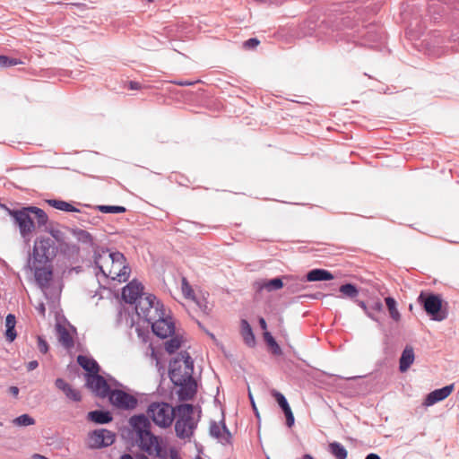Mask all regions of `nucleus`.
<instances>
[{
	"label": "nucleus",
	"mask_w": 459,
	"mask_h": 459,
	"mask_svg": "<svg viewBox=\"0 0 459 459\" xmlns=\"http://www.w3.org/2000/svg\"><path fill=\"white\" fill-rule=\"evenodd\" d=\"M284 283L281 278H274L272 280L261 279L254 282V288L256 291H262L266 290L267 291H273L281 289Z\"/></svg>",
	"instance_id": "nucleus-19"
},
{
	"label": "nucleus",
	"mask_w": 459,
	"mask_h": 459,
	"mask_svg": "<svg viewBox=\"0 0 459 459\" xmlns=\"http://www.w3.org/2000/svg\"><path fill=\"white\" fill-rule=\"evenodd\" d=\"M20 64H22V62L17 58H13L7 56L0 55V68L14 66Z\"/></svg>",
	"instance_id": "nucleus-44"
},
{
	"label": "nucleus",
	"mask_w": 459,
	"mask_h": 459,
	"mask_svg": "<svg viewBox=\"0 0 459 459\" xmlns=\"http://www.w3.org/2000/svg\"><path fill=\"white\" fill-rule=\"evenodd\" d=\"M264 341L266 342L268 346L273 350V352L274 354L281 353V350L279 344L277 343V342L275 341L273 336L269 332H265L264 333Z\"/></svg>",
	"instance_id": "nucleus-41"
},
{
	"label": "nucleus",
	"mask_w": 459,
	"mask_h": 459,
	"mask_svg": "<svg viewBox=\"0 0 459 459\" xmlns=\"http://www.w3.org/2000/svg\"><path fill=\"white\" fill-rule=\"evenodd\" d=\"M283 412H284L285 417H286V424H287V426L288 427L293 426L295 420H294V416H293V413L291 411V409L287 410V411H285Z\"/></svg>",
	"instance_id": "nucleus-49"
},
{
	"label": "nucleus",
	"mask_w": 459,
	"mask_h": 459,
	"mask_svg": "<svg viewBox=\"0 0 459 459\" xmlns=\"http://www.w3.org/2000/svg\"><path fill=\"white\" fill-rule=\"evenodd\" d=\"M59 342L66 349L74 347V340L68 330L61 325H56Z\"/></svg>",
	"instance_id": "nucleus-30"
},
{
	"label": "nucleus",
	"mask_w": 459,
	"mask_h": 459,
	"mask_svg": "<svg viewBox=\"0 0 459 459\" xmlns=\"http://www.w3.org/2000/svg\"><path fill=\"white\" fill-rule=\"evenodd\" d=\"M9 393L13 396L17 397L19 394V388L17 386H10L9 387Z\"/></svg>",
	"instance_id": "nucleus-55"
},
{
	"label": "nucleus",
	"mask_w": 459,
	"mask_h": 459,
	"mask_svg": "<svg viewBox=\"0 0 459 459\" xmlns=\"http://www.w3.org/2000/svg\"><path fill=\"white\" fill-rule=\"evenodd\" d=\"M169 458L170 459H181L179 455H178V452L175 448H170L169 449Z\"/></svg>",
	"instance_id": "nucleus-53"
},
{
	"label": "nucleus",
	"mask_w": 459,
	"mask_h": 459,
	"mask_svg": "<svg viewBox=\"0 0 459 459\" xmlns=\"http://www.w3.org/2000/svg\"><path fill=\"white\" fill-rule=\"evenodd\" d=\"M194 373V361L187 351H180L169 362V375L171 382L176 385H182L192 379Z\"/></svg>",
	"instance_id": "nucleus-1"
},
{
	"label": "nucleus",
	"mask_w": 459,
	"mask_h": 459,
	"mask_svg": "<svg viewBox=\"0 0 459 459\" xmlns=\"http://www.w3.org/2000/svg\"><path fill=\"white\" fill-rule=\"evenodd\" d=\"M89 420L97 424H107L112 421L113 417L108 411L96 410L90 411L87 415Z\"/></svg>",
	"instance_id": "nucleus-27"
},
{
	"label": "nucleus",
	"mask_w": 459,
	"mask_h": 459,
	"mask_svg": "<svg viewBox=\"0 0 459 459\" xmlns=\"http://www.w3.org/2000/svg\"><path fill=\"white\" fill-rule=\"evenodd\" d=\"M121 459H134V457L129 454H125L121 456Z\"/></svg>",
	"instance_id": "nucleus-61"
},
{
	"label": "nucleus",
	"mask_w": 459,
	"mask_h": 459,
	"mask_svg": "<svg viewBox=\"0 0 459 459\" xmlns=\"http://www.w3.org/2000/svg\"><path fill=\"white\" fill-rule=\"evenodd\" d=\"M333 279V275L325 269H313L306 275L307 281H322Z\"/></svg>",
	"instance_id": "nucleus-26"
},
{
	"label": "nucleus",
	"mask_w": 459,
	"mask_h": 459,
	"mask_svg": "<svg viewBox=\"0 0 459 459\" xmlns=\"http://www.w3.org/2000/svg\"><path fill=\"white\" fill-rule=\"evenodd\" d=\"M364 44L372 48L374 43L380 42L383 39V33L379 28L370 26L366 31Z\"/></svg>",
	"instance_id": "nucleus-28"
},
{
	"label": "nucleus",
	"mask_w": 459,
	"mask_h": 459,
	"mask_svg": "<svg viewBox=\"0 0 459 459\" xmlns=\"http://www.w3.org/2000/svg\"><path fill=\"white\" fill-rule=\"evenodd\" d=\"M181 289H182V292H183L184 296L186 299H195L194 290L186 278L182 279Z\"/></svg>",
	"instance_id": "nucleus-46"
},
{
	"label": "nucleus",
	"mask_w": 459,
	"mask_h": 459,
	"mask_svg": "<svg viewBox=\"0 0 459 459\" xmlns=\"http://www.w3.org/2000/svg\"><path fill=\"white\" fill-rule=\"evenodd\" d=\"M129 422L137 437L151 431V422L143 414L132 416Z\"/></svg>",
	"instance_id": "nucleus-18"
},
{
	"label": "nucleus",
	"mask_w": 459,
	"mask_h": 459,
	"mask_svg": "<svg viewBox=\"0 0 459 459\" xmlns=\"http://www.w3.org/2000/svg\"><path fill=\"white\" fill-rule=\"evenodd\" d=\"M47 202L51 207L59 211L67 212H81V210L74 207L72 204L63 200L49 199Z\"/></svg>",
	"instance_id": "nucleus-31"
},
{
	"label": "nucleus",
	"mask_w": 459,
	"mask_h": 459,
	"mask_svg": "<svg viewBox=\"0 0 459 459\" xmlns=\"http://www.w3.org/2000/svg\"><path fill=\"white\" fill-rule=\"evenodd\" d=\"M385 304L387 306V308H388V311H389V314H390V316L394 320V321H399L400 318H401V315L396 307V301L394 298L392 297H386L385 299Z\"/></svg>",
	"instance_id": "nucleus-37"
},
{
	"label": "nucleus",
	"mask_w": 459,
	"mask_h": 459,
	"mask_svg": "<svg viewBox=\"0 0 459 459\" xmlns=\"http://www.w3.org/2000/svg\"><path fill=\"white\" fill-rule=\"evenodd\" d=\"M418 302L432 320L440 322L448 316L447 309L443 307V300L437 294L422 291L418 297Z\"/></svg>",
	"instance_id": "nucleus-4"
},
{
	"label": "nucleus",
	"mask_w": 459,
	"mask_h": 459,
	"mask_svg": "<svg viewBox=\"0 0 459 459\" xmlns=\"http://www.w3.org/2000/svg\"><path fill=\"white\" fill-rule=\"evenodd\" d=\"M198 306L200 307V308H201L204 313H206V314L208 313V311H207V310H208V307H207V305H206V304H204V305H201L200 303H198Z\"/></svg>",
	"instance_id": "nucleus-60"
},
{
	"label": "nucleus",
	"mask_w": 459,
	"mask_h": 459,
	"mask_svg": "<svg viewBox=\"0 0 459 459\" xmlns=\"http://www.w3.org/2000/svg\"><path fill=\"white\" fill-rule=\"evenodd\" d=\"M181 346V339L178 336L171 337L165 342V350L169 354L174 353Z\"/></svg>",
	"instance_id": "nucleus-39"
},
{
	"label": "nucleus",
	"mask_w": 459,
	"mask_h": 459,
	"mask_svg": "<svg viewBox=\"0 0 459 459\" xmlns=\"http://www.w3.org/2000/svg\"><path fill=\"white\" fill-rule=\"evenodd\" d=\"M163 309V304L152 294L140 297V299L135 304L136 314L148 323L153 321L155 316Z\"/></svg>",
	"instance_id": "nucleus-7"
},
{
	"label": "nucleus",
	"mask_w": 459,
	"mask_h": 459,
	"mask_svg": "<svg viewBox=\"0 0 459 459\" xmlns=\"http://www.w3.org/2000/svg\"><path fill=\"white\" fill-rule=\"evenodd\" d=\"M97 209L103 213H123L126 207L119 205H98Z\"/></svg>",
	"instance_id": "nucleus-40"
},
{
	"label": "nucleus",
	"mask_w": 459,
	"mask_h": 459,
	"mask_svg": "<svg viewBox=\"0 0 459 459\" xmlns=\"http://www.w3.org/2000/svg\"><path fill=\"white\" fill-rule=\"evenodd\" d=\"M34 459H48L47 457H45L44 455H34Z\"/></svg>",
	"instance_id": "nucleus-62"
},
{
	"label": "nucleus",
	"mask_w": 459,
	"mask_h": 459,
	"mask_svg": "<svg viewBox=\"0 0 459 459\" xmlns=\"http://www.w3.org/2000/svg\"><path fill=\"white\" fill-rule=\"evenodd\" d=\"M16 318L13 314H8L5 317V338L9 342H13L16 336L17 333L15 331Z\"/></svg>",
	"instance_id": "nucleus-29"
},
{
	"label": "nucleus",
	"mask_w": 459,
	"mask_h": 459,
	"mask_svg": "<svg viewBox=\"0 0 459 459\" xmlns=\"http://www.w3.org/2000/svg\"><path fill=\"white\" fill-rule=\"evenodd\" d=\"M354 302H355V303H356L359 307H361L365 313H368V311L369 310V309H368V306H367V304H366L364 301H362V300H359V299H355V300H354Z\"/></svg>",
	"instance_id": "nucleus-52"
},
{
	"label": "nucleus",
	"mask_w": 459,
	"mask_h": 459,
	"mask_svg": "<svg viewBox=\"0 0 459 459\" xmlns=\"http://www.w3.org/2000/svg\"><path fill=\"white\" fill-rule=\"evenodd\" d=\"M128 88L130 90H139L141 89V83L138 82L131 81L129 82Z\"/></svg>",
	"instance_id": "nucleus-54"
},
{
	"label": "nucleus",
	"mask_w": 459,
	"mask_h": 459,
	"mask_svg": "<svg viewBox=\"0 0 459 459\" xmlns=\"http://www.w3.org/2000/svg\"><path fill=\"white\" fill-rule=\"evenodd\" d=\"M37 345H38L39 351L42 354L48 353V351L49 350V346H48V343L47 342V341L45 340V338L43 336H41V335H38L37 336Z\"/></svg>",
	"instance_id": "nucleus-47"
},
{
	"label": "nucleus",
	"mask_w": 459,
	"mask_h": 459,
	"mask_svg": "<svg viewBox=\"0 0 459 459\" xmlns=\"http://www.w3.org/2000/svg\"><path fill=\"white\" fill-rule=\"evenodd\" d=\"M301 459H315L311 455L306 454Z\"/></svg>",
	"instance_id": "nucleus-63"
},
{
	"label": "nucleus",
	"mask_w": 459,
	"mask_h": 459,
	"mask_svg": "<svg viewBox=\"0 0 459 459\" xmlns=\"http://www.w3.org/2000/svg\"><path fill=\"white\" fill-rule=\"evenodd\" d=\"M179 386L178 391V398L181 401L190 400L194 397L196 393V382L192 377L189 381L182 383V385H177Z\"/></svg>",
	"instance_id": "nucleus-20"
},
{
	"label": "nucleus",
	"mask_w": 459,
	"mask_h": 459,
	"mask_svg": "<svg viewBox=\"0 0 459 459\" xmlns=\"http://www.w3.org/2000/svg\"><path fill=\"white\" fill-rule=\"evenodd\" d=\"M149 417L159 427H169L177 413V407L174 408L164 402L152 403L147 410Z\"/></svg>",
	"instance_id": "nucleus-5"
},
{
	"label": "nucleus",
	"mask_w": 459,
	"mask_h": 459,
	"mask_svg": "<svg viewBox=\"0 0 459 459\" xmlns=\"http://www.w3.org/2000/svg\"><path fill=\"white\" fill-rule=\"evenodd\" d=\"M77 362L85 371H87V374H95L100 371L99 364L92 358L79 355L77 357Z\"/></svg>",
	"instance_id": "nucleus-24"
},
{
	"label": "nucleus",
	"mask_w": 459,
	"mask_h": 459,
	"mask_svg": "<svg viewBox=\"0 0 459 459\" xmlns=\"http://www.w3.org/2000/svg\"><path fill=\"white\" fill-rule=\"evenodd\" d=\"M79 215L75 216L74 218L76 221L82 226L85 227L87 223L91 222L90 216L86 212H78Z\"/></svg>",
	"instance_id": "nucleus-48"
},
{
	"label": "nucleus",
	"mask_w": 459,
	"mask_h": 459,
	"mask_svg": "<svg viewBox=\"0 0 459 459\" xmlns=\"http://www.w3.org/2000/svg\"><path fill=\"white\" fill-rule=\"evenodd\" d=\"M94 264L99 271L108 278L117 280L118 281H126L129 278L131 269L126 264L117 267V270H108L102 264V255L97 253L94 254Z\"/></svg>",
	"instance_id": "nucleus-12"
},
{
	"label": "nucleus",
	"mask_w": 459,
	"mask_h": 459,
	"mask_svg": "<svg viewBox=\"0 0 459 459\" xmlns=\"http://www.w3.org/2000/svg\"><path fill=\"white\" fill-rule=\"evenodd\" d=\"M339 290L343 296L351 299L356 298L359 294V290L352 283L342 284Z\"/></svg>",
	"instance_id": "nucleus-38"
},
{
	"label": "nucleus",
	"mask_w": 459,
	"mask_h": 459,
	"mask_svg": "<svg viewBox=\"0 0 459 459\" xmlns=\"http://www.w3.org/2000/svg\"><path fill=\"white\" fill-rule=\"evenodd\" d=\"M13 422L16 426H30L35 423V420L29 414H22L16 417Z\"/></svg>",
	"instance_id": "nucleus-42"
},
{
	"label": "nucleus",
	"mask_w": 459,
	"mask_h": 459,
	"mask_svg": "<svg viewBox=\"0 0 459 459\" xmlns=\"http://www.w3.org/2000/svg\"><path fill=\"white\" fill-rule=\"evenodd\" d=\"M58 247L55 242L47 237H39L35 239L32 253L30 254L28 262L34 264L52 263L56 257Z\"/></svg>",
	"instance_id": "nucleus-3"
},
{
	"label": "nucleus",
	"mask_w": 459,
	"mask_h": 459,
	"mask_svg": "<svg viewBox=\"0 0 459 459\" xmlns=\"http://www.w3.org/2000/svg\"><path fill=\"white\" fill-rule=\"evenodd\" d=\"M177 84L180 85V86H188V85H192L193 82H188V81H181V82H178Z\"/></svg>",
	"instance_id": "nucleus-59"
},
{
	"label": "nucleus",
	"mask_w": 459,
	"mask_h": 459,
	"mask_svg": "<svg viewBox=\"0 0 459 459\" xmlns=\"http://www.w3.org/2000/svg\"><path fill=\"white\" fill-rule=\"evenodd\" d=\"M86 386L100 398L108 397L111 392L109 385L99 373L86 374Z\"/></svg>",
	"instance_id": "nucleus-13"
},
{
	"label": "nucleus",
	"mask_w": 459,
	"mask_h": 459,
	"mask_svg": "<svg viewBox=\"0 0 459 459\" xmlns=\"http://www.w3.org/2000/svg\"><path fill=\"white\" fill-rule=\"evenodd\" d=\"M177 415L178 419L175 423L177 436L182 439L190 438L197 427V422L193 417L194 406L188 403L178 405Z\"/></svg>",
	"instance_id": "nucleus-2"
},
{
	"label": "nucleus",
	"mask_w": 459,
	"mask_h": 459,
	"mask_svg": "<svg viewBox=\"0 0 459 459\" xmlns=\"http://www.w3.org/2000/svg\"><path fill=\"white\" fill-rule=\"evenodd\" d=\"M285 279L287 280L285 285L290 292L296 293L305 289L306 279H291L287 277Z\"/></svg>",
	"instance_id": "nucleus-34"
},
{
	"label": "nucleus",
	"mask_w": 459,
	"mask_h": 459,
	"mask_svg": "<svg viewBox=\"0 0 459 459\" xmlns=\"http://www.w3.org/2000/svg\"><path fill=\"white\" fill-rule=\"evenodd\" d=\"M258 322H259V325L262 329L265 330L267 328V325H266V322L264 317H260Z\"/></svg>",
	"instance_id": "nucleus-57"
},
{
	"label": "nucleus",
	"mask_w": 459,
	"mask_h": 459,
	"mask_svg": "<svg viewBox=\"0 0 459 459\" xmlns=\"http://www.w3.org/2000/svg\"><path fill=\"white\" fill-rule=\"evenodd\" d=\"M100 255H102V264H104V268L109 264H114V265H117V267L126 264V257L121 252H109V250L107 249Z\"/></svg>",
	"instance_id": "nucleus-22"
},
{
	"label": "nucleus",
	"mask_w": 459,
	"mask_h": 459,
	"mask_svg": "<svg viewBox=\"0 0 459 459\" xmlns=\"http://www.w3.org/2000/svg\"><path fill=\"white\" fill-rule=\"evenodd\" d=\"M8 213L13 219L14 224L19 228L22 238L26 242H30L36 228L30 206L16 210L8 209Z\"/></svg>",
	"instance_id": "nucleus-6"
},
{
	"label": "nucleus",
	"mask_w": 459,
	"mask_h": 459,
	"mask_svg": "<svg viewBox=\"0 0 459 459\" xmlns=\"http://www.w3.org/2000/svg\"><path fill=\"white\" fill-rule=\"evenodd\" d=\"M210 435L216 438L222 446H230L232 444L231 433L224 420H221V424L212 421L210 426Z\"/></svg>",
	"instance_id": "nucleus-15"
},
{
	"label": "nucleus",
	"mask_w": 459,
	"mask_h": 459,
	"mask_svg": "<svg viewBox=\"0 0 459 459\" xmlns=\"http://www.w3.org/2000/svg\"><path fill=\"white\" fill-rule=\"evenodd\" d=\"M272 394L275 398V400L277 401V403H278L279 406L281 407V409L282 410V411H285L290 409V404H289L287 399L285 398V396L281 393H280V392H278L276 390H273L272 392Z\"/></svg>",
	"instance_id": "nucleus-43"
},
{
	"label": "nucleus",
	"mask_w": 459,
	"mask_h": 459,
	"mask_svg": "<svg viewBox=\"0 0 459 459\" xmlns=\"http://www.w3.org/2000/svg\"><path fill=\"white\" fill-rule=\"evenodd\" d=\"M55 385L56 388L62 390L65 396L72 401L80 402L82 400L80 391L74 389L71 385L66 383L63 378H56L55 381Z\"/></svg>",
	"instance_id": "nucleus-21"
},
{
	"label": "nucleus",
	"mask_w": 459,
	"mask_h": 459,
	"mask_svg": "<svg viewBox=\"0 0 459 459\" xmlns=\"http://www.w3.org/2000/svg\"><path fill=\"white\" fill-rule=\"evenodd\" d=\"M372 308L376 311H381L383 309V305L380 301H377L372 306Z\"/></svg>",
	"instance_id": "nucleus-56"
},
{
	"label": "nucleus",
	"mask_w": 459,
	"mask_h": 459,
	"mask_svg": "<svg viewBox=\"0 0 459 459\" xmlns=\"http://www.w3.org/2000/svg\"><path fill=\"white\" fill-rule=\"evenodd\" d=\"M45 231L49 233L53 238L59 244L65 240V233L58 229L54 227H47Z\"/></svg>",
	"instance_id": "nucleus-45"
},
{
	"label": "nucleus",
	"mask_w": 459,
	"mask_h": 459,
	"mask_svg": "<svg viewBox=\"0 0 459 459\" xmlns=\"http://www.w3.org/2000/svg\"><path fill=\"white\" fill-rule=\"evenodd\" d=\"M137 437L139 447L143 451L146 452L149 455H155L161 459L166 458V452L163 451L158 437L153 435L152 431L140 435Z\"/></svg>",
	"instance_id": "nucleus-8"
},
{
	"label": "nucleus",
	"mask_w": 459,
	"mask_h": 459,
	"mask_svg": "<svg viewBox=\"0 0 459 459\" xmlns=\"http://www.w3.org/2000/svg\"><path fill=\"white\" fill-rule=\"evenodd\" d=\"M38 367H39V362L37 360H31L26 365L28 371H32V370L36 369Z\"/></svg>",
	"instance_id": "nucleus-51"
},
{
	"label": "nucleus",
	"mask_w": 459,
	"mask_h": 459,
	"mask_svg": "<svg viewBox=\"0 0 459 459\" xmlns=\"http://www.w3.org/2000/svg\"><path fill=\"white\" fill-rule=\"evenodd\" d=\"M154 334L165 339L171 336L175 333V325L170 316H166L165 309H163L153 321L149 322Z\"/></svg>",
	"instance_id": "nucleus-10"
},
{
	"label": "nucleus",
	"mask_w": 459,
	"mask_h": 459,
	"mask_svg": "<svg viewBox=\"0 0 459 459\" xmlns=\"http://www.w3.org/2000/svg\"><path fill=\"white\" fill-rule=\"evenodd\" d=\"M135 459H149L145 455H137Z\"/></svg>",
	"instance_id": "nucleus-64"
},
{
	"label": "nucleus",
	"mask_w": 459,
	"mask_h": 459,
	"mask_svg": "<svg viewBox=\"0 0 459 459\" xmlns=\"http://www.w3.org/2000/svg\"><path fill=\"white\" fill-rule=\"evenodd\" d=\"M108 398L114 407L120 410L132 411L135 409L138 404L136 397L119 389L111 390Z\"/></svg>",
	"instance_id": "nucleus-9"
},
{
	"label": "nucleus",
	"mask_w": 459,
	"mask_h": 459,
	"mask_svg": "<svg viewBox=\"0 0 459 459\" xmlns=\"http://www.w3.org/2000/svg\"><path fill=\"white\" fill-rule=\"evenodd\" d=\"M328 451L335 459H347L348 452L346 448L337 441L329 444Z\"/></svg>",
	"instance_id": "nucleus-33"
},
{
	"label": "nucleus",
	"mask_w": 459,
	"mask_h": 459,
	"mask_svg": "<svg viewBox=\"0 0 459 459\" xmlns=\"http://www.w3.org/2000/svg\"><path fill=\"white\" fill-rule=\"evenodd\" d=\"M143 286L136 281H132L122 290V298L128 304L136 303L143 297Z\"/></svg>",
	"instance_id": "nucleus-16"
},
{
	"label": "nucleus",
	"mask_w": 459,
	"mask_h": 459,
	"mask_svg": "<svg viewBox=\"0 0 459 459\" xmlns=\"http://www.w3.org/2000/svg\"><path fill=\"white\" fill-rule=\"evenodd\" d=\"M414 361V351L412 347L406 346L403 351L400 361H399V369L401 372H405L411 367V365Z\"/></svg>",
	"instance_id": "nucleus-25"
},
{
	"label": "nucleus",
	"mask_w": 459,
	"mask_h": 459,
	"mask_svg": "<svg viewBox=\"0 0 459 459\" xmlns=\"http://www.w3.org/2000/svg\"><path fill=\"white\" fill-rule=\"evenodd\" d=\"M30 212L34 215L37 220V224L39 227L46 226L48 221V216L46 212L36 206H30Z\"/></svg>",
	"instance_id": "nucleus-35"
},
{
	"label": "nucleus",
	"mask_w": 459,
	"mask_h": 459,
	"mask_svg": "<svg viewBox=\"0 0 459 459\" xmlns=\"http://www.w3.org/2000/svg\"><path fill=\"white\" fill-rule=\"evenodd\" d=\"M69 231L77 241L90 246L93 244V238L90 232L79 228H70Z\"/></svg>",
	"instance_id": "nucleus-32"
},
{
	"label": "nucleus",
	"mask_w": 459,
	"mask_h": 459,
	"mask_svg": "<svg viewBox=\"0 0 459 459\" xmlns=\"http://www.w3.org/2000/svg\"><path fill=\"white\" fill-rule=\"evenodd\" d=\"M366 459H381V458L378 455L371 453L366 456Z\"/></svg>",
	"instance_id": "nucleus-58"
},
{
	"label": "nucleus",
	"mask_w": 459,
	"mask_h": 459,
	"mask_svg": "<svg viewBox=\"0 0 459 459\" xmlns=\"http://www.w3.org/2000/svg\"><path fill=\"white\" fill-rule=\"evenodd\" d=\"M115 434L108 429H101L92 431L89 436V446L91 448L106 447L115 441Z\"/></svg>",
	"instance_id": "nucleus-14"
},
{
	"label": "nucleus",
	"mask_w": 459,
	"mask_h": 459,
	"mask_svg": "<svg viewBox=\"0 0 459 459\" xmlns=\"http://www.w3.org/2000/svg\"><path fill=\"white\" fill-rule=\"evenodd\" d=\"M259 40L256 38H251L244 42L246 48H254L258 46Z\"/></svg>",
	"instance_id": "nucleus-50"
},
{
	"label": "nucleus",
	"mask_w": 459,
	"mask_h": 459,
	"mask_svg": "<svg viewBox=\"0 0 459 459\" xmlns=\"http://www.w3.org/2000/svg\"><path fill=\"white\" fill-rule=\"evenodd\" d=\"M240 333H241L244 342L248 347H251V348L255 347V337L253 333L251 325L246 319H242L240 322Z\"/></svg>",
	"instance_id": "nucleus-23"
},
{
	"label": "nucleus",
	"mask_w": 459,
	"mask_h": 459,
	"mask_svg": "<svg viewBox=\"0 0 459 459\" xmlns=\"http://www.w3.org/2000/svg\"><path fill=\"white\" fill-rule=\"evenodd\" d=\"M455 388V384L446 385L442 388L430 392L425 398L423 405L431 406L438 402L445 400L450 395Z\"/></svg>",
	"instance_id": "nucleus-17"
},
{
	"label": "nucleus",
	"mask_w": 459,
	"mask_h": 459,
	"mask_svg": "<svg viewBox=\"0 0 459 459\" xmlns=\"http://www.w3.org/2000/svg\"><path fill=\"white\" fill-rule=\"evenodd\" d=\"M59 249L62 254L68 256L77 255L80 252V248L77 245L67 243L65 240L59 244Z\"/></svg>",
	"instance_id": "nucleus-36"
},
{
	"label": "nucleus",
	"mask_w": 459,
	"mask_h": 459,
	"mask_svg": "<svg viewBox=\"0 0 459 459\" xmlns=\"http://www.w3.org/2000/svg\"><path fill=\"white\" fill-rule=\"evenodd\" d=\"M27 267L34 273L35 281L42 290L49 287L53 278L51 263L34 264L33 262H28Z\"/></svg>",
	"instance_id": "nucleus-11"
}]
</instances>
